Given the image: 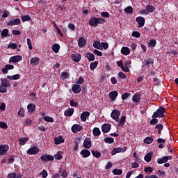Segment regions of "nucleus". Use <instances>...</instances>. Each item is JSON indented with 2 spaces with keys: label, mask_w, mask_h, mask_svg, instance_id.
<instances>
[{
  "label": "nucleus",
  "mask_w": 178,
  "mask_h": 178,
  "mask_svg": "<svg viewBox=\"0 0 178 178\" xmlns=\"http://www.w3.org/2000/svg\"><path fill=\"white\" fill-rule=\"evenodd\" d=\"M125 13H128L129 15H133V7L127 6L124 8Z\"/></svg>",
  "instance_id": "nucleus-39"
},
{
  "label": "nucleus",
  "mask_w": 178,
  "mask_h": 178,
  "mask_svg": "<svg viewBox=\"0 0 178 178\" xmlns=\"http://www.w3.org/2000/svg\"><path fill=\"white\" fill-rule=\"evenodd\" d=\"M136 22L138 24V27L141 29V27H144V24H145V19L143 17H138L136 18Z\"/></svg>",
  "instance_id": "nucleus-11"
},
{
  "label": "nucleus",
  "mask_w": 178,
  "mask_h": 178,
  "mask_svg": "<svg viewBox=\"0 0 178 178\" xmlns=\"http://www.w3.org/2000/svg\"><path fill=\"white\" fill-rule=\"evenodd\" d=\"M18 115L20 116V118H24V108H23V107L19 108Z\"/></svg>",
  "instance_id": "nucleus-48"
},
{
  "label": "nucleus",
  "mask_w": 178,
  "mask_h": 178,
  "mask_svg": "<svg viewBox=\"0 0 178 178\" xmlns=\"http://www.w3.org/2000/svg\"><path fill=\"white\" fill-rule=\"evenodd\" d=\"M165 117V108L161 107L154 113L152 118H163Z\"/></svg>",
  "instance_id": "nucleus-4"
},
{
  "label": "nucleus",
  "mask_w": 178,
  "mask_h": 178,
  "mask_svg": "<svg viewBox=\"0 0 178 178\" xmlns=\"http://www.w3.org/2000/svg\"><path fill=\"white\" fill-rule=\"evenodd\" d=\"M118 95H119V93H118L116 90H113L108 94L111 101H115L116 98H118Z\"/></svg>",
  "instance_id": "nucleus-14"
},
{
  "label": "nucleus",
  "mask_w": 178,
  "mask_h": 178,
  "mask_svg": "<svg viewBox=\"0 0 178 178\" xmlns=\"http://www.w3.org/2000/svg\"><path fill=\"white\" fill-rule=\"evenodd\" d=\"M152 156H154V153L152 152H149L147 154H145L144 157L145 162H151Z\"/></svg>",
  "instance_id": "nucleus-27"
},
{
  "label": "nucleus",
  "mask_w": 178,
  "mask_h": 178,
  "mask_svg": "<svg viewBox=\"0 0 178 178\" xmlns=\"http://www.w3.org/2000/svg\"><path fill=\"white\" fill-rule=\"evenodd\" d=\"M23 60V57L22 56L16 55L10 58L9 63H17Z\"/></svg>",
  "instance_id": "nucleus-5"
},
{
  "label": "nucleus",
  "mask_w": 178,
  "mask_h": 178,
  "mask_svg": "<svg viewBox=\"0 0 178 178\" xmlns=\"http://www.w3.org/2000/svg\"><path fill=\"white\" fill-rule=\"evenodd\" d=\"M140 33L138 31H133L132 33V37H136V38H140Z\"/></svg>",
  "instance_id": "nucleus-60"
},
{
  "label": "nucleus",
  "mask_w": 178,
  "mask_h": 178,
  "mask_svg": "<svg viewBox=\"0 0 178 178\" xmlns=\"http://www.w3.org/2000/svg\"><path fill=\"white\" fill-rule=\"evenodd\" d=\"M54 143L56 144V145H59V144H63L65 143V139L63 137H62V136H59L57 138H55Z\"/></svg>",
  "instance_id": "nucleus-23"
},
{
  "label": "nucleus",
  "mask_w": 178,
  "mask_h": 178,
  "mask_svg": "<svg viewBox=\"0 0 178 178\" xmlns=\"http://www.w3.org/2000/svg\"><path fill=\"white\" fill-rule=\"evenodd\" d=\"M9 151V145H0V156L6 155Z\"/></svg>",
  "instance_id": "nucleus-8"
},
{
  "label": "nucleus",
  "mask_w": 178,
  "mask_h": 178,
  "mask_svg": "<svg viewBox=\"0 0 178 178\" xmlns=\"http://www.w3.org/2000/svg\"><path fill=\"white\" fill-rule=\"evenodd\" d=\"M90 112L88 111H83L81 114V122H86L87 120V118H90Z\"/></svg>",
  "instance_id": "nucleus-19"
},
{
  "label": "nucleus",
  "mask_w": 178,
  "mask_h": 178,
  "mask_svg": "<svg viewBox=\"0 0 178 178\" xmlns=\"http://www.w3.org/2000/svg\"><path fill=\"white\" fill-rule=\"evenodd\" d=\"M68 28L70 30H72V31H74V30H76V26L72 23L68 24Z\"/></svg>",
  "instance_id": "nucleus-61"
},
{
  "label": "nucleus",
  "mask_w": 178,
  "mask_h": 178,
  "mask_svg": "<svg viewBox=\"0 0 178 178\" xmlns=\"http://www.w3.org/2000/svg\"><path fill=\"white\" fill-rule=\"evenodd\" d=\"M21 19L22 22H29V20H31V17L29 15H22L21 17Z\"/></svg>",
  "instance_id": "nucleus-45"
},
{
  "label": "nucleus",
  "mask_w": 178,
  "mask_h": 178,
  "mask_svg": "<svg viewBox=\"0 0 178 178\" xmlns=\"http://www.w3.org/2000/svg\"><path fill=\"white\" fill-rule=\"evenodd\" d=\"M55 159H57L58 161H60L62 158H63V156H62V152L58 151L56 154L54 155Z\"/></svg>",
  "instance_id": "nucleus-42"
},
{
  "label": "nucleus",
  "mask_w": 178,
  "mask_h": 178,
  "mask_svg": "<svg viewBox=\"0 0 178 178\" xmlns=\"http://www.w3.org/2000/svg\"><path fill=\"white\" fill-rule=\"evenodd\" d=\"M133 156L134 158H135L134 161H136V162H141V159H140V156L137 155L136 152H134Z\"/></svg>",
  "instance_id": "nucleus-53"
},
{
  "label": "nucleus",
  "mask_w": 178,
  "mask_h": 178,
  "mask_svg": "<svg viewBox=\"0 0 178 178\" xmlns=\"http://www.w3.org/2000/svg\"><path fill=\"white\" fill-rule=\"evenodd\" d=\"M81 130H83V127H81V125L75 124L72 127V133H79V131H81Z\"/></svg>",
  "instance_id": "nucleus-12"
},
{
  "label": "nucleus",
  "mask_w": 178,
  "mask_h": 178,
  "mask_svg": "<svg viewBox=\"0 0 178 178\" xmlns=\"http://www.w3.org/2000/svg\"><path fill=\"white\" fill-rule=\"evenodd\" d=\"M155 129H157L158 134H161L162 133V130H163V125H162V124H156Z\"/></svg>",
  "instance_id": "nucleus-37"
},
{
  "label": "nucleus",
  "mask_w": 178,
  "mask_h": 178,
  "mask_svg": "<svg viewBox=\"0 0 178 178\" xmlns=\"http://www.w3.org/2000/svg\"><path fill=\"white\" fill-rule=\"evenodd\" d=\"M140 167V164H138L137 162H133L131 163V168L132 169H136L137 168H139Z\"/></svg>",
  "instance_id": "nucleus-58"
},
{
  "label": "nucleus",
  "mask_w": 178,
  "mask_h": 178,
  "mask_svg": "<svg viewBox=\"0 0 178 178\" xmlns=\"http://www.w3.org/2000/svg\"><path fill=\"white\" fill-rule=\"evenodd\" d=\"M97 66H98V61L91 63L90 65V70H95V69H97Z\"/></svg>",
  "instance_id": "nucleus-38"
},
{
  "label": "nucleus",
  "mask_w": 178,
  "mask_h": 178,
  "mask_svg": "<svg viewBox=\"0 0 178 178\" xmlns=\"http://www.w3.org/2000/svg\"><path fill=\"white\" fill-rule=\"evenodd\" d=\"M104 141L105 143H107V144H113V143L115 141V139H113V138H105Z\"/></svg>",
  "instance_id": "nucleus-49"
},
{
  "label": "nucleus",
  "mask_w": 178,
  "mask_h": 178,
  "mask_svg": "<svg viewBox=\"0 0 178 178\" xmlns=\"http://www.w3.org/2000/svg\"><path fill=\"white\" fill-rule=\"evenodd\" d=\"M72 59L73 62H76L77 63L79 60H81V55H80L79 53H75L72 54Z\"/></svg>",
  "instance_id": "nucleus-20"
},
{
  "label": "nucleus",
  "mask_w": 178,
  "mask_h": 178,
  "mask_svg": "<svg viewBox=\"0 0 178 178\" xmlns=\"http://www.w3.org/2000/svg\"><path fill=\"white\" fill-rule=\"evenodd\" d=\"M8 178H17V175L16 173H10L7 175Z\"/></svg>",
  "instance_id": "nucleus-63"
},
{
  "label": "nucleus",
  "mask_w": 178,
  "mask_h": 178,
  "mask_svg": "<svg viewBox=\"0 0 178 178\" xmlns=\"http://www.w3.org/2000/svg\"><path fill=\"white\" fill-rule=\"evenodd\" d=\"M92 154L93 156H95V158H99L101 156V152H99L97 150H92Z\"/></svg>",
  "instance_id": "nucleus-47"
},
{
  "label": "nucleus",
  "mask_w": 178,
  "mask_h": 178,
  "mask_svg": "<svg viewBox=\"0 0 178 178\" xmlns=\"http://www.w3.org/2000/svg\"><path fill=\"white\" fill-rule=\"evenodd\" d=\"M86 58H87L88 60H90V62L95 60V56L92 53H87L86 54Z\"/></svg>",
  "instance_id": "nucleus-29"
},
{
  "label": "nucleus",
  "mask_w": 178,
  "mask_h": 178,
  "mask_svg": "<svg viewBox=\"0 0 178 178\" xmlns=\"http://www.w3.org/2000/svg\"><path fill=\"white\" fill-rule=\"evenodd\" d=\"M146 10L147 12H149V13H152L155 10V7L152 5H147Z\"/></svg>",
  "instance_id": "nucleus-33"
},
{
  "label": "nucleus",
  "mask_w": 178,
  "mask_h": 178,
  "mask_svg": "<svg viewBox=\"0 0 178 178\" xmlns=\"http://www.w3.org/2000/svg\"><path fill=\"white\" fill-rule=\"evenodd\" d=\"M40 152V148L37 146H33L27 150L28 155H37Z\"/></svg>",
  "instance_id": "nucleus-7"
},
{
  "label": "nucleus",
  "mask_w": 178,
  "mask_h": 178,
  "mask_svg": "<svg viewBox=\"0 0 178 178\" xmlns=\"http://www.w3.org/2000/svg\"><path fill=\"white\" fill-rule=\"evenodd\" d=\"M121 54L125 56L130 55V49L127 47H122L121 49Z\"/></svg>",
  "instance_id": "nucleus-22"
},
{
  "label": "nucleus",
  "mask_w": 178,
  "mask_h": 178,
  "mask_svg": "<svg viewBox=\"0 0 178 178\" xmlns=\"http://www.w3.org/2000/svg\"><path fill=\"white\" fill-rule=\"evenodd\" d=\"M73 113H74V108H67L65 111L64 115L65 116H73Z\"/></svg>",
  "instance_id": "nucleus-28"
},
{
  "label": "nucleus",
  "mask_w": 178,
  "mask_h": 178,
  "mask_svg": "<svg viewBox=\"0 0 178 178\" xmlns=\"http://www.w3.org/2000/svg\"><path fill=\"white\" fill-rule=\"evenodd\" d=\"M111 116L112 119L118 122L119 126H124V122H126V116H122L121 118H119L120 116V111L119 110H114L112 111Z\"/></svg>",
  "instance_id": "nucleus-1"
},
{
  "label": "nucleus",
  "mask_w": 178,
  "mask_h": 178,
  "mask_svg": "<svg viewBox=\"0 0 178 178\" xmlns=\"http://www.w3.org/2000/svg\"><path fill=\"white\" fill-rule=\"evenodd\" d=\"M173 156H163L161 159H159L157 160V163H159V165H162V163H166V162H168V161L172 159Z\"/></svg>",
  "instance_id": "nucleus-10"
},
{
  "label": "nucleus",
  "mask_w": 178,
  "mask_h": 178,
  "mask_svg": "<svg viewBox=\"0 0 178 178\" xmlns=\"http://www.w3.org/2000/svg\"><path fill=\"white\" fill-rule=\"evenodd\" d=\"M29 141V138H20L19 139V143L20 145H24L26 143Z\"/></svg>",
  "instance_id": "nucleus-36"
},
{
  "label": "nucleus",
  "mask_w": 178,
  "mask_h": 178,
  "mask_svg": "<svg viewBox=\"0 0 178 178\" xmlns=\"http://www.w3.org/2000/svg\"><path fill=\"white\" fill-rule=\"evenodd\" d=\"M27 109L29 112H30L31 113H33V112L35 111V105L34 104H29L27 106Z\"/></svg>",
  "instance_id": "nucleus-30"
},
{
  "label": "nucleus",
  "mask_w": 178,
  "mask_h": 178,
  "mask_svg": "<svg viewBox=\"0 0 178 178\" xmlns=\"http://www.w3.org/2000/svg\"><path fill=\"white\" fill-rule=\"evenodd\" d=\"M103 23H105V19L104 18H91L89 21L90 26H92L93 27H97L98 24H103Z\"/></svg>",
  "instance_id": "nucleus-3"
},
{
  "label": "nucleus",
  "mask_w": 178,
  "mask_h": 178,
  "mask_svg": "<svg viewBox=\"0 0 178 178\" xmlns=\"http://www.w3.org/2000/svg\"><path fill=\"white\" fill-rule=\"evenodd\" d=\"M72 90L74 94H79L80 91H81V86L79 84H74L72 85Z\"/></svg>",
  "instance_id": "nucleus-13"
},
{
  "label": "nucleus",
  "mask_w": 178,
  "mask_h": 178,
  "mask_svg": "<svg viewBox=\"0 0 178 178\" xmlns=\"http://www.w3.org/2000/svg\"><path fill=\"white\" fill-rule=\"evenodd\" d=\"M8 87H10V82L8 79H1V84L0 85V92L5 94L8 91Z\"/></svg>",
  "instance_id": "nucleus-2"
},
{
  "label": "nucleus",
  "mask_w": 178,
  "mask_h": 178,
  "mask_svg": "<svg viewBox=\"0 0 178 178\" xmlns=\"http://www.w3.org/2000/svg\"><path fill=\"white\" fill-rule=\"evenodd\" d=\"M8 34H9V30L5 29L1 31V37H8Z\"/></svg>",
  "instance_id": "nucleus-51"
},
{
  "label": "nucleus",
  "mask_w": 178,
  "mask_h": 178,
  "mask_svg": "<svg viewBox=\"0 0 178 178\" xmlns=\"http://www.w3.org/2000/svg\"><path fill=\"white\" fill-rule=\"evenodd\" d=\"M44 120H45V122H49V123H54V118H52V117L45 116L44 117Z\"/></svg>",
  "instance_id": "nucleus-52"
},
{
  "label": "nucleus",
  "mask_w": 178,
  "mask_h": 178,
  "mask_svg": "<svg viewBox=\"0 0 178 178\" xmlns=\"http://www.w3.org/2000/svg\"><path fill=\"white\" fill-rule=\"evenodd\" d=\"M60 176H62L63 178L67 177V170L63 168H60L58 170Z\"/></svg>",
  "instance_id": "nucleus-21"
},
{
  "label": "nucleus",
  "mask_w": 178,
  "mask_h": 178,
  "mask_svg": "<svg viewBox=\"0 0 178 178\" xmlns=\"http://www.w3.org/2000/svg\"><path fill=\"white\" fill-rule=\"evenodd\" d=\"M0 128L1 129H8V124L3 122H0Z\"/></svg>",
  "instance_id": "nucleus-56"
},
{
  "label": "nucleus",
  "mask_w": 178,
  "mask_h": 178,
  "mask_svg": "<svg viewBox=\"0 0 178 178\" xmlns=\"http://www.w3.org/2000/svg\"><path fill=\"white\" fill-rule=\"evenodd\" d=\"M127 151V147H116L113 149L111 152V155H116V154H119L120 152H126Z\"/></svg>",
  "instance_id": "nucleus-6"
},
{
  "label": "nucleus",
  "mask_w": 178,
  "mask_h": 178,
  "mask_svg": "<svg viewBox=\"0 0 178 178\" xmlns=\"http://www.w3.org/2000/svg\"><path fill=\"white\" fill-rule=\"evenodd\" d=\"M144 170L146 173H151V172L154 171V168L152 167H147Z\"/></svg>",
  "instance_id": "nucleus-55"
},
{
  "label": "nucleus",
  "mask_w": 178,
  "mask_h": 178,
  "mask_svg": "<svg viewBox=\"0 0 178 178\" xmlns=\"http://www.w3.org/2000/svg\"><path fill=\"white\" fill-rule=\"evenodd\" d=\"M40 176H42V178L48 177V172L46 170H43L40 173Z\"/></svg>",
  "instance_id": "nucleus-50"
},
{
  "label": "nucleus",
  "mask_w": 178,
  "mask_h": 178,
  "mask_svg": "<svg viewBox=\"0 0 178 178\" xmlns=\"http://www.w3.org/2000/svg\"><path fill=\"white\" fill-rule=\"evenodd\" d=\"M40 159L42 162H51V161H54V158L51 154H43L41 156Z\"/></svg>",
  "instance_id": "nucleus-9"
},
{
  "label": "nucleus",
  "mask_w": 178,
  "mask_h": 178,
  "mask_svg": "<svg viewBox=\"0 0 178 178\" xmlns=\"http://www.w3.org/2000/svg\"><path fill=\"white\" fill-rule=\"evenodd\" d=\"M118 77H120V79H126L127 77V76H126V74H124V73H123V72H120L118 73Z\"/></svg>",
  "instance_id": "nucleus-59"
},
{
  "label": "nucleus",
  "mask_w": 178,
  "mask_h": 178,
  "mask_svg": "<svg viewBox=\"0 0 178 178\" xmlns=\"http://www.w3.org/2000/svg\"><path fill=\"white\" fill-rule=\"evenodd\" d=\"M8 16H9V11H7V10L3 11L2 17L6 18V17H8Z\"/></svg>",
  "instance_id": "nucleus-64"
},
{
  "label": "nucleus",
  "mask_w": 178,
  "mask_h": 178,
  "mask_svg": "<svg viewBox=\"0 0 178 178\" xmlns=\"http://www.w3.org/2000/svg\"><path fill=\"white\" fill-rule=\"evenodd\" d=\"M130 95H131L130 92H125L122 95V99L124 101V99H127V98H129Z\"/></svg>",
  "instance_id": "nucleus-54"
},
{
  "label": "nucleus",
  "mask_w": 178,
  "mask_h": 178,
  "mask_svg": "<svg viewBox=\"0 0 178 178\" xmlns=\"http://www.w3.org/2000/svg\"><path fill=\"white\" fill-rule=\"evenodd\" d=\"M94 48H96V49H102V47L101 46V42L96 41L93 43Z\"/></svg>",
  "instance_id": "nucleus-43"
},
{
  "label": "nucleus",
  "mask_w": 178,
  "mask_h": 178,
  "mask_svg": "<svg viewBox=\"0 0 178 178\" xmlns=\"http://www.w3.org/2000/svg\"><path fill=\"white\" fill-rule=\"evenodd\" d=\"M9 49H17V44L16 43H10L8 45Z\"/></svg>",
  "instance_id": "nucleus-46"
},
{
  "label": "nucleus",
  "mask_w": 178,
  "mask_h": 178,
  "mask_svg": "<svg viewBox=\"0 0 178 178\" xmlns=\"http://www.w3.org/2000/svg\"><path fill=\"white\" fill-rule=\"evenodd\" d=\"M101 47H102V49L103 48V49H108V44L106 42H102Z\"/></svg>",
  "instance_id": "nucleus-62"
},
{
  "label": "nucleus",
  "mask_w": 178,
  "mask_h": 178,
  "mask_svg": "<svg viewBox=\"0 0 178 178\" xmlns=\"http://www.w3.org/2000/svg\"><path fill=\"white\" fill-rule=\"evenodd\" d=\"M153 64H154V60L151 58H147L145 61L144 66H147L148 67L149 65H153Z\"/></svg>",
  "instance_id": "nucleus-35"
},
{
  "label": "nucleus",
  "mask_w": 178,
  "mask_h": 178,
  "mask_svg": "<svg viewBox=\"0 0 178 178\" xmlns=\"http://www.w3.org/2000/svg\"><path fill=\"white\" fill-rule=\"evenodd\" d=\"M87 44V40L84 39L83 37H80L78 40V45L79 48H83V47H86V44Z\"/></svg>",
  "instance_id": "nucleus-18"
},
{
  "label": "nucleus",
  "mask_w": 178,
  "mask_h": 178,
  "mask_svg": "<svg viewBox=\"0 0 178 178\" xmlns=\"http://www.w3.org/2000/svg\"><path fill=\"white\" fill-rule=\"evenodd\" d=\"M83 147L88 149L91 148V138H87L83 141Z\"/></svg>",
  "instance_id": "nucleus-17"
},
{
  "label": "nucleus",
  "mask_w": 178,
  "mask_h": 178,
  "mask_svg": "<svg viewBox=\"0 0 178 178\" xmlns=\"http://www.w3.org/2000/svg\"><path fill=\"white\" fill-rule=\"evenodd\" d=\"M102 131H103V133H109V131H111V125L108 124H104L102 126Z\"/></svg>",
  "instance_id": "nucleus-24"
},
{
  "label": "nucleus",
  "mask_w": 178,
  "mask_h": 178,
  "mask_svg": "<svg viewBox=\"0 0 178 178\" xmlns=\"http://www.w3.org/2000/svg\"><path fill=\"white\" fill-rule=\"evenodd\" d=\"M20 24V19L17 18L13 20H10L8 23V26H17Z\"/></svg>",
  "instance_id": "nucleus-25"
},
{
  "label": "nucleus",
  "mask_w": 178,
  "mask_h": 178,
  "mask_svg": "<svg viewBox=\"0 0 178 178\" xmlns=\"http://www.w3.org/2000/svg\"><path fill=\"white\" fill-rule=\"evenodd\" d=\"M153 142L154 138L152 137H147L143 140V143H145V144H152Z\"/></svg>",
  "instance_id": "nucleus-34"
},
{
  "label": "nucleus",
  "mask_w": 178,
  "mask_h": 178,
  "mask_svg": "<svg viewBox=\"0 0 178 178\" xmlns=\"http://www.w3.org/2000/svg\"><path fill=\"white\" fill-rule=\"evenodd\" d=\"M132 100L135 104H138L140 101H141V98L140 97V95H134L132 97Z\"/></svg>",
  "instance_id": "nucleus-32"
},
{
  "label": "nucleus",
  "mask_w": 178,
  "mask_h": 178,
  "mask_svg": "<svg viewBox=\"0 0 178 178\" xmlns=\"http://www.w3.org/2000/svg\"><path fill=\"white\" fill-rule=\"evenodd\" d=\"M93 135L95 137H99L101 135V130L98 127H95L92 130Z\"/></svg>",
  "instance_id": "nucleus-31"
},
{
  "label": "nucleus",
  "mask_w": 178,
  "mask_h": 178,
  "mask_svg": "<svg viewBox=\"0 0 178 178\" xmlns=\"http://www.w3.org/2000/svg\"><path fill=\"white\" fill-rule=\"evenodd\" d=\"M148 45L151 48H155V46L156 45V40L151 39L148 43Z\"/></svg>",
  "instance_id": "nucleus-41"
},
{
  "label": "nucleus",
  "mask_w": 178,
  "mask_h": 178,
  "mask_svg": "<svg viewBox=\"0 0 178 178\" xmlns=\"http://www.w3.org/2000/svg\"><path fill=\"white\" fill-rule=\"evenodd\" d=\"M81 155L83 156V158H88L91 155V152L88 149H82L81 151Z\"/></svg>",
  "instance_id": "nucleus-26"
},
{
  "label": "nucleus",
  "mask_w": 178,
  "mask_h": 178,
  "mask_svg": "<svg viewBox=\"0 0 178 178\" xmlns=\"http://www.w3.org/2000/svg\"><path fill=\"white\" fill-rule=\"evenodd\" d=\"M30 63L31 65H32V66H38V65L40 64V58L38 57L31 58Z\"/></svg>",
  "instance_id": "nucleus-16"
},
{
  "label": "nucleus",
  "mask_w": 178,
  "mask_h": 178,
  "mask_svg": "<svg viewBox=\"0 0 178 178\" xmlns=\"http://www.w3.org/2000/svg\"><path fill=\"white\" fill-rule=\"evenodd\" d=\"M60 46L58 44H55L52 47V50L55 52V54H58L59 52V49Z\"/></svg>",
  "instance_id": "nucleus-40"
},
{
  "label": "nucleus",
  "mask_w": 178,
  "mask_h": 178,
  "mask_svg": "<svg viewBox=\"0 0 178 178\" xmlns=\"http://www.w3.org/2000/svg\"><path fill=\"white\" fill-rule=\"evenodd\" d=\"M27 45H28L29 49L30 50L33 49V45L31 44V40H30V38L27 39Z\"/></svg>",
  "instance_id": "nucleus-57"
},
{
  "label": "nucleus",
  "mask_w": 178,
  "mask_h": 178,
  "mask_svg": "<svg viewBox=\"0 0 178 178\" xmlns=\"http://www.w3.org/2000/svg\"><path fill=\"white\" fill-rule=\"evenodd\" d=\"M13 69H15V66H13V65L8 64L2 69V72L6 74L9 70H12Z\"/></svg>",
  "instance_id": "nucleus-15"
},
{
  "label": "nucleus",
  "mask_w": 178,
  "mask_h": 178,
  "mask_svg": "<svg viewBox=\"0 0 178 178\" xmlns=\"http://www.w3.org/2000/svg\"><path fill=\"white\" fill-rule=\"evenodd\" d=\"M113 175L116 176H120L123 173V170L115 168L113 171Z\"/></svg>",
  "instance_id": "nucleus-44"
}]
</instances>
